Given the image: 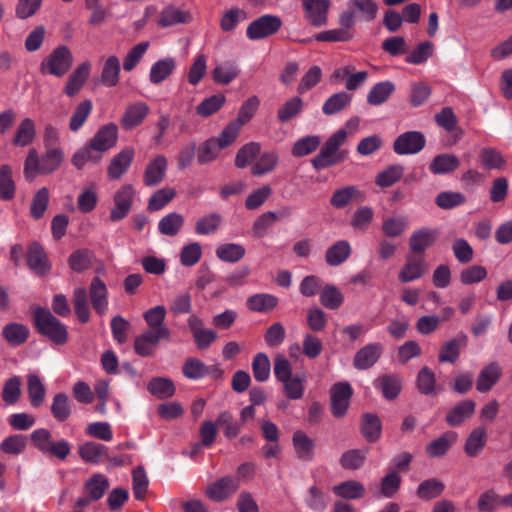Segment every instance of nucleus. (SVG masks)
Returning a JSON list of instances; mask_svg holds the SVG:
<instances>
[{"mask_svg": "<svg viewBox=\"0 0 512 512\" xmlns=\"http://www.w3.org/2000/svg\"><path fill=\"white\" fill-rule=\"evenodd\" d=\"M37 331L56 345H64L68 341V331L56 316L47 308L38 307L33 314Z\"/></svg>", "mask_w": 512, "mask_h": 512, "instance_id": "nucleus-1", "label": "nucleus"}, {"mask_svg": "<svg viewBox=\"0 0 512 512\" xmlns=\"http://www.w3.org/2000/svg\"><path fill=\"white\" fill-rule=\"evenodd\" d=\"M347 138V133L344 129H340L332 134L322 146L320 152L311 159V165L316 170H323L341 163L345 157L346 152L340 151Z\"/></svg>", "mask_w": 512, "mask_h": 512, "instance_id": "nucleus-2", "label": "nucleus"}, {"mask_svg": "<svg viewBox=\"0 0 512 512\" xmlns=\"http://www.w3.org/2000/svg\"><path fill=\"white\" fill-rule=\"evenodd\" d=\"M73 65V55L66 45L56 47L40 65L42 74H50L55 77L64 76Z\"/></svg>", "mask_w": 512, "mask_h": 512, "instance_id": "nucleus-3", "label": "nucleus"}, {"mask_svg": "<svg viewBox=\"0 0 512 512\" xmlns=\"http://www.w3.org/2000/svg\"><path fill=\"white\" fill-rule=\"evenodd\" d=\"M282 27V20L277 15L265 14L253 20L246 28L250 40L265 39L276 34Z\"/></svg>", "mask_w": 512, "mask_h": 512, "instance_id": "nucleus-4", "label": "nucleus"}, {"mask_svg": "<svg viewBox=\"0 0 512 512\" xmlns=\"http://www.w3.org/2000/svg\"><path fill=\"white\" fill-rule=\"evenodd\" d=\"M135 197V190L131 184L122 185L114 194V207L110 211V220L118 222L130 212Z\"/></svg>", "mask_w": 512, "mask_h": 512, "instance_id": "nucleus-5", "label": "nucleus"}, {"mask_svg": "<svg viewBox=\"0 0 512 512\" xmlns=\"http://www.w3.org/2000/svg\"><path fill=\"white\" fill-rule=\"evenodd\" d=\"M330 0H302L306 21L313 27L327 24Z\"/></svg>", "mask_w": 512, "mask_h": 512, "instance_id": "nucleus-6", "label": "nucleus"}, {"mask_svg": "<svg viewBox=\"0 0 512 512\" xmlns=\"http://www.w3.org/2000/svg\"><path fill=\"white\" fill-rule=\"evenodd\" d=\"M426 144L425 136L418 131H408L399 135L393 149L398 155H409L420 152Z\"/></svg>", "mask_w": 512, "mask_h": 512, "instance_id": "nucleus-7", "label": "nucleus"}, {"mask_svg": "<svg viewBox=\"0 0 512 512\" xmlns=\"http://www.w3.org/2000/svg\"><path fill=\"white\" fill-rule=\"evenodd\" d=\"M353 389L348 382H339L331 388V413L334 417L344 416L349 407Z\"/></svg>", "mask_w": 512, "mask_h": 512, "instance_id": "nucleus-8", "label": "nucleus"}, {"mask_svg": "<svg viewBox=\"0 0 512 512\" xmlns=\"http://www.w3.org/2000/svg\"><path fill=\"white\" fill-rule=\"evenodd\" d=\"M26 262L29 269L38 276H45L51 270L47 254L38 242H32L28 246Z\"/></svg>", "mask_w": 512, "mask_h": 512, "instance_id": "nucleus-9", "label": "nucleus"}, {"mask_svg": "<svg viewBox=\"0 0 512 512\" xmlns=\"http://www.w3.org/2000/svg\"><path fill=\"white\" fill-rule=\"evenodd\" d=\"M438 238V231L436 229L423 227L413 231L409 238L410 255H423L428 248H430Z\"/></svg>", "mask_w": 512, "mask_h": 512, "instance_id": "nucleus-10", "label": "nucleus"}, {"mask_svg": "<svg viewBox=\"0 0 512 512\" xmlns=\"http://www.w3.org/2000/svg\"><path fill=\"white\" fill-rule=\"evenodd\" d=\"M240 487L238 478L234 476H224L211 483L207 489V496L216 502H221L233 495Z\"/></svg>", "mask_w": 512, "mask_h": 512, "instance_id": "nucleus-11", "label": "nucleus"}, {"mask_svg": "<svg viewBox=\"0 0 512 512\" xmlns=\"http://www.w3.org/2000/svg\"><path fill=\"white\" fill-rule=\"evenodd\" d=\"M187 324L198 349H207L217 339V333L212 329L204 328L202 319L196 314H190Z\"/></svg>", "mask_w": 512, "mask_h": 512, "instance_id": "nucleus-12", "label": "nucleus"}, {"mask_svg": "<svg viewBox=\"0 0 512 512\" xmlns=\"http://www.w3.org/2000/svg\"><path fill=\"white\" fill-rule=\"evenodd\" d=\"M428 270V263L423 255H408L399 272L398 279L402 283L412 282L421 278Z\"/></svg>", "mask_w": 512, "mask_h": 512, "instance_id": "nucleus-13", "label": "nucleus"}, {"mask_svg": "<svg viewBox=\"0 0 512 512\" xmlns=\"http://www.w3.org/2000/svg\"><path fill=\"white\" fill-rule=\"evenodd\" d=\"M166 317V308L163 305H157L148 309L143 318L146 321L149 329L148 332L164 337L166 341L170 339V329L164 324Z\"/></svg>", "mask_w": 512, "mask_h": 512, "instance_id": "nucleus-14", "label": "nucleus"}, {"mask_svg": "<svg viewBox=\"0 0 512 512\" xmlns=\"http://www.w3.org/2000/svg\"><path fill=\"white\" fill-rule=\"evenodd\" d=\"M88 297L95 312L103 316L108 311V289L105 282L94 277L89 285Z\"/></svg>", "mask_w": 512, "mask_h": 512, "instance_id": "nucleus-15", "label": "nucleus"}, {"mask_svg": "<svg viewBox=\"0 0 512 512\" xmlns=\"http://www.w3.org/2000/svg\"><path fill=\"white\" fill-rule=\"evenodd\" d=\"M149 112L150 108L145 102L131 103L127 105L120 124L124 130H132L142 124Z\"/></svg>", "mask_w": 512, "mask_h": 512, "instance_id": "nucleus-16", "label": "nucleus"}, {"mask_svg": "<svg viewBox=\"0 0 512 512\" xmlns=\"http://www.w3.org/2000/svg\"><path fill=\"white\" fill-rule=\"evenodd\" d=\"M365 200V194L359 190L357 186L348 185L342 188L336 189L331 198L330 204L335 209H343L353 202H363Z\"/></svg>", "mask_w": 512, "mask_h": 512, "instance_id": "nucleus-17", "label": "nucleus"}, {"mask_svg": "<svg viewBox=\"0 0 512 512\" xmlns=\"http://www.w3.org/2000/svg\"><path fill=\"white\" fill-rule=\"evenodd\" d=\"M117 138V125L109 123L102 126L89 143L102 155L103 152L115 146Z\"/></svg>", "mask_w": 512, "mask_h": 512, "instance_id": "nucleus-18", "label": "nucleus"}, {"mask_svg": "<svg viewBox=\"0 0 512 512\" xmlns=\"http://www.w3.org/2000/svg\"><path fill=\"white\" fill-rule=\"evenodd\" d=\"M134 159V149L127 147L116 154L107 169V174L110 179L118 180L125 174Z\"/></svg>", "mask_w": 512, "mask_h": 512, "instance_id": "nucleus-19", "label": "nucleus"}, {"mask_svg": "<svg viewBox=\"0 0 512 512\" xmlns=\"http://www.w3.org/2000/svg\"><path fill=\"white\" fill-rule=\"evenodd\" d=\"M168 161L166 156L158 155L146 166L143 181L146 186L152 187L161 183L165 177Z\"/></svg>", "mask_w": 512, "mask_h": 512, "instance_id": "nucleus-20", "label": "nucleus"}, {"mask_svg": "<svg viewBox=\"0 0 512 512\" xmlns=\"http://www.w3.org/2000/svg\"><path fill=\"white\" fill-rule=\"evenodd\" d=\"M90 69V62L85 61L70 74L64 88L67 96L73 97L80 92L89 77Z\"/></svg>", "mask_w": 512, "mask_h": 512, "instance_id": "nucleus-21", "label": "nucleus"}, {"mask_svg": "<svg viewBox=\"0 0 512 512\" xmlns=\"http://www.w3.org/2000/svg\"><path fill=\"white\" fill-rule=\"evenodd\" d=\"M502 369L497 362L487 364L479 373L476 381V389L481 393L490 391L498 382Z\"/></svg>", "mask_w": 512, "mask_h": 512, "instance_id": "nucleus-22", "label": "nucleus"}, {"mask_svg": "<svg viewBox=\"0 0 512 512\" xmlns=\"http://www.w3.org/2000/svg\"><path fill=\"white\" fill-rule=\"evenodd\" d=\"M72 304L78 321L86 324L90 321L91 311L86 288L77 287L73 290Z\"/></svg>", "mask_w": 512, "mask_h": 512, "instance_id": "nucleus-23", "label": "nucleus"}, {"mask_svg": "<svg viewBox=\"0 0 512 512\" xmlns=\"http://www.w3.org/2000/svg\"><path fill=\"white\" fill-rule=\"evenodd\" d=\"M176 60L172 57L160 59L152 64L149 73V80L152 84L158 85L165 81L176 69Z\"/></svg>", "mask_w": 512, "mask_h": 512, "instance_id": "nucleus-24", "label": "nucleus"}, {"mask_svg": "<svg viewBox=\"0 0 512 512\" xmlns=\"http://www.w3.org/2000/svg\"><path fill=\"white\" fill-rule=\"evenodd\" d=\"M109 488L108 478L100 473L92 475L83 486V493L94 502L100 500Z\"/></svg>", "mask_w": 512, "mask_h": 512, "instance_id": "nucleus-25", "label": "nucleus"}, {"mask_svg": "<svg viewBox=\"0 0 512 512\" xmlns=\"http://www.w3.org/2000/svg\"><path fill=\"white\" fill-rule=\"evenodd\" d=\"M460 165L459 158L454 154H439L429 165V170L435 175L449 174L454 172Z\"/></svg>", "mask_w": 512, "mask_h": 512, "instance_id": "nucleus-26", "label": "nucleus"}, {"mask_svg": "<svg viewBox=\"0 0 512 512\" xmlns=\"http://www.w3.org/2000/svg\"><path fill=\"white\" fill-rule=\"evenodd\" d=\"M121 71L120 60L117 56H109L103 63L101 82L106 87H115L119 83Z\"/></svg>", "mask_w": 512, "mask_h": 512, "instance_id": "nucleus-27", "label": "nucleus"}, {"mask_svg": "<svg viewBox=\"0 0 512 512\" xmlns=\"http://www.w3.org/2000/svg\"><path fill=\"white\" fill-rule=\"evenodd\" d=\"M293 446L297 457L301 460L310 461L313 458L315 442L301 430L294 432L292 437Z\"/></svg>", "mask_w": 512, "mask_h": 512, "instance_id": "nucleus-28", "label": "nucleus"}, {"mask_svg": "<svg viewBox=\"0 0 512 512\" xmlns=\"http://www.w3.org/2000/svg\"><path fill=\"white\" fill-rule=\"evenodd\" d=\"M165 340L148 331H144L141 335L137 336L134 341L135 352L142 357L152 356L155 352L156 346L160 341Z\"/></svg>", "mask_w": 512, "mask_h": 512, "instance_id": "nucleus-29", "label": "nucleus"}, {"mask_svg": "<svg viewBox=\"0 0 512 512\" xmlns=\"http://www.w3.org/2000/svg\"><path fill=\"white\" fill-rule=\"evenodd\" d=\"M475 406L476 403L471 399L461 401L446 415L447 424L452 427L460 425L474 413Z\"/></svg>", "mask_w": 512, "mask_h": 512, "instance_id": "nucleus-30", "label": "nucleus"}, {"mask_svg": "<svg viewBox=\"0 0 512 512\" xmlns=\"http://www.w3.org/2000/svg\"><path fill=\"white\" fill-rule=\"evenodd\" d=\"M351 254V246L348 241L340 240L330 246L325 253V260L330 266H338L345 262Z\"/></svg>", "mask_w": 512, "mask_h": 512, "instance_id": "nucleus-31", "label": "nucleus"}, {"mask_svg": "<svg viewBox=\"0 0 512 512\" xmlns=\"http://www.w3.org/2000/svg\"><path fill=\"white\" fill-rule=\"evenodd\" d=\"M487 442V432L482 426L476 427L469 434L464 451L469 457H476L483 450Z\"/></svg>", "mask_w": 512, "mask_h": 512, "instance_id": "nucleus-32", "label": "nucleus"}, {"mask_svg": "<svg viewBox=\"0 0 512 512\" xmlns=\"http://www.w3.org/2000/svg\"><path fill=\"white\" fill-rule=\"evenodd\" d=\"M456 440V432L448 431L429 443L426 447V453L430 457H442L447 453Z\"/></svg>", "mask_w": 512, "mask_h": 512, "instance_id": "nucleus-33", "label": "nucleus"}, {"mask_svg": "<svg viewBox=\"0 0 512 512\" xmlns=\"http://www.w3.org/2000/svg\"><path fill=\"white\" fill-rule=\"evenodd\" d=\"M379 345L369 344L360 349L354 357V366L359 370L368 369L375 364L380 357Z\"/></svg>", "mask_w": 512, "mask_h": 512, "instance_id": "nucleus-34", "label": "nucleus"}, {"mask_svg": "<svg viewBox=\"0 0 512 512\" xmlns=\"http://www.w3.org/2000/svg\"><path fill=\"white\" fill-rule=\"evenodd\" d=\"M239 73L240 70L235 62L225 61L213 69L212 79L218 84L227 85L235 80Z\"/></svg>", "mask_w": 512, "mask_h": 512, "instance_id": "nucleus-35", "label": "nucleus"}, {"mask_svg": "<svg viewBox=\"0 0 512 512\" xmlns=\"http://www.w3.org/2000/svg\"><path fill=\"white\" fill-rule=\"evenodd\" d=\"M189 14L174 6L165 7L159 15L158 25L162 28H168L177 24L187 23Z\"/></svg>", "mask_w": 512, "mask_h": 512, "instance_id": "nucleus-36", "label": "nucleus"}, {"mask_svg": "<svg viewBox=\"0 0 512 512\" xmlns=\"http://www.w3.org/2000/svg\"><path fill=\"white\" fill-rule=\"evenodd\" d=\"M184 222V217L181 214L171 212L160 219L158 230L162 235L174 237L181 231Z\"/></svg>", "mask_w": 512, "mask_h": 512, "instance_id": "nucleus-37", "label": "nucleus"}, {"mask_svg": "<svg viewBox=\"0 0 512 512\" xmlns=\"http://www.w3.org/2000/svg\"><path fill=\"white\" fill-rule=\"evenodd\" d=\"M223 222V217L217 212L201 216L195 223V233L206 236L214 234Z\"/></svg>", "mask_w": 512, "mask_h": 512, "instance_id": "nucleus-38", "label": "nucleus"}, {"mask_svg": "<svg viewBox=\"0 0 512 512\" xmlns=\"http://www.w3.org/2000/svg\"><path fill=\"white\" fill-rule=\"evenodd\" d=\"M246 249L238 243H224L217 247L216 256L226 263H236L244 258Z\"/></svg>", "mask_w": 512, "mask_h": 512, "instance_id": "nucleus-39", "label": "nucleus"}, {"mask_svg": "<svg viewBox=\"0 0 512 512\" xmlns=\"http://www.w3.org/2000/svg\"><path fill=\"white\" fill-rule=\"evenodd\" d=\"M35 135L36 128L34 121L30 118H24L15 131L13 144L25 147L33 142Z\"/></svg>", "mask_w": 512, "mask_h": 512, "instance_id": "nucleus-40", "label": "nucleus"}, {"mask_svg": "<svg viewBox=\"0 0 512 512\" xmlns=\"http://www.w3.org/2000/svg\"><path fill=\"white\" fill-rule=\"evenodd\" d=\"M79 455L87 463H98L108 457V448L100 443L89 441L79 446Z\"/></svg>", "mask_w": 512, "mask_h": 512, "instance_id": "nucleus-41", "label": "nucleus"}, {"mask_svg": "<svg viewBox=\"0 0 512 512\" xmlns=\"http://www.w3.org/2000/svg\"><path fill=\"white\" fill-rule=\"evenodd\" d=\"M64 159V152L61 148H46L41 156V174H51L61 166Z\"/></svg>", "mask_w": 512, "mask_h": 512, "instance_id": "nucleus-42", "label": "nucleus"}, {"mask_svg": "<svg viewBox=\"0 0 512 512\" xmlns=\"http://www.w3.org/2000/svg\"><path fill=\"white\" fill-rule=\"evenodd\" d=\"M466 343V336L451 339L443 344L439 352V361L442 363H454L459 355L461 348Z\"/></svg>", "mask_w": 512, "mask_h": 512, "instance_id": "nucleus-43", "label": "nucleus"}, {"mask_svg": "<svg viewBox=\"0 0 512 512\" xmlns=\"http://www.w3.org/2000/svg\"><path fill=\"white\" fill-rule=\"evenodd\" d=\"M147 389L153 396L159 399L172 397L176 391L173 382L163 377L152 378L147 385Z\"/></svg>", "mask_w": 512, "mask_h": 512, "instance_id": "nucleus-44", "label": "nucleus"}, {"mask_svg": "<svg viewBox=\"0 0 512 512\" xmlns=\"http://www.w3.org/2000/svg\"><path fill=\"white\" fill-rule=\"evenodd\" d=\"M247 307L254 312H267L278 305V298L271 294L259 293L247 299Z\"/></svg>", "mask_w": 512, "mask_h": 512, "instance_id": "nucleus-45", "label": "nucleus"}, {"mask_svg": "<svg viewBox=\"0 0 512 512\" xmlns=\"http://www.w3.org/2000/svg\"><path fill=\"white\" fill-rule=\"evenodd\" d=\"M344 302L342 292L334 285H325L320 292V303L327 309L336 310Z\"/></svg>", "mask_w": 512, "mask_h": 512, "instance_id": "nucleus-46", "label": "nucleus"}, {"mask_svg": "<svg viewBox=\"0 0 512 512\" xmlns=\"http://www.w3.org/2000/svg\"><path fill=\"white\" fill-rule=\"evenodd\" d=\"M321 144V137L318 135H308L298 139L291 150L295 157H304L316 151Z\"/></svg>", "mask_w": 512, "mask_h": 512, "instance_id": "nucleus-47", "label": "nucleus"}, {"mask_svg": "<svg viewBox=\"0 0 512 512\" xmlns=\"http://www.w3.org/2000/svg\"><path fill=\"white\" fill-rule=\"evenodd\" d=\"M215 422L218 427L223 429V433L227 439L237 437L242 428V422L235 421L229 411L219 413Z\"/></svg>", "mask_w": 512, "mask_h": 512, "instance_id": "nucleus-48", "label": "nucleus"}, {"mask_svg": "<svg viewBox=\"0 0 512 512\" xmlns=\"http://www.w3.org/2000/svg\"><path fill=\"white\" fill-rule=\"evenodd\" d=\"M333 492L341 498L359 499L364 496L365 489L360 482L349 480L334 486Z\"/></svg>", "mask_w": 512, "mask_h": 512, "instance_id": "nucleus-49", "label": "nucleus"}, {"mask_svg": "<svg viewBox=\"0 0 512 512\" xmlns=\"http://www.w3.org/2000/svg\"><path fill=\"white\" fill-rule=\"evenodd\" d=\"M352 100L347 92H339L330 96L323 104L322 111L325 115H333L346 108Z\"/></svg>", "mask_w": 512, "mask_h": 512, "instance_id": "nucleus-50", "label": "nucleus"}, {"mask_svg": "<svg viewBox=\"0 0 512 512\" xmlns=\"http://www.w3.org/2000/svg\"><path fill=\"white\" fill-rule=\"evenodd\" d=\"M51 413L53 417L59 421H66L71 415V403L68 395L65 393H57L51 405Z\"/></svg>", "mask_w": 512, "mask_h": 512, "instance_id": "nucleus-51", "label": "nucleus"}, {"mask_svg": "<svg viewBox=\"0 0 512 512\" xmlns=\"http://www.w3.org/2000/svg\"><path fill=\"white\" fill-rule=\"evenodd\" d=\"M28 444V439L25 435L14 434L6 437L0 443V450L9 455H20L22 454Z\"/></svg>", "mask_w": 512, "mask_h": 512, "instance_id": "nucleus-52", "label": "nucleus"}, {"mask_svg": "<svg viewBox=\"0 0 512 512\" xmlns=\"http://www.w3.org/2000/svg\"><path fill=\"white\" fill-rule=\"evenodd\" d=\"M210 368L201 360L190 357L187 358L182 366V373L191 380H198L208 375Z\"/></svg>", "mask_w": 512, "mask_h": 512, "instance_id": "nucleus-53", "label": "nucleus"}, {"mask_svg": "<svg viewBox=\"0 0 512 512\" xmlns=\"http://www.w3.org/2000/svg\"><path fill=\"white\" fill-rule=\"evenodd\" d=\"M381 420L374 414H364L362 417L361 431L369 442L376 441L381 434Z\"/></svg>", "mask_w": 512, "mask_h": 512, "instance_id": "nucleus-54", "label": "nucleus"}, {"mask_svg": "<svg viewBox=\"0 0 512 512\" xmlns=\"http://www.w3.org/2000/svg\"><path fill=\"white\" fill-rule=\"evenodd\" d=\"M102 158L100 152H98L90 143L81 149L77 150L73 155L71 162L77 169H82L88 162L96 163Z\"/></svg>", "mask_w": 512, "mask_h": 512, "instance_id": "nucleus-55", "label": "nucleus"}, {"mask_svg": "<svg viewBox=\"0 0 512 512\" xmlns=\"http://www.w3.org/2000/svg\"><path fill=\"white\" fill-rule=\"evenodd\" d=\"M226 102L224 94L218 93L205 98L197 107L196 113L202 117H209L219 111Z\"/></svg>", "mask_w": 512, "mask_h": 512, "instance_id": "nucleus-56", "label": "nucleus"}, {"mask_svg": "<svg viewBox=\"0 0 512 512\" xmlns=\"http://www.w3.org/2000/svg\"><path fill=\"white\" fill-rule=\"evenodd\" d=\"M252 372L254 379L258 382H265L270 377L271 363L265 353H257L252 360Z\"/></svg>", "mask_w": 512, "mask_h": 512, "instance_id": "nucleus-57", "label": "nucleus"}, {"mask_svg": "<svg viewBox=\"0 0 512 512\" xmlns=\"http://www.w3.org/2000/svg\"><path fill=\"white\" fill-rule=\"evenodd\" d=\"M279 157L276 152L263 153L258 161L252 166L251 173L254 176H262L270 173L278 164Z\"/></svg>", "mask_w": 512, "mask_h": 512, "instance_id": "nucleus-58", "label": "nucleus"}, {"mask_svg": "<svg viewBox=\"0 0 512 512\" xmlns=\"http://www.w3.org/2000/svg\"><path fill=\"white\" fill-rule=\"evenodd\" d=\"M93 108L91 100H84L75 108L69 122L71 131H78L86 122Z\"/></svg>", "mask_w": 512, "mask_h": 512, "instance_id": "nucleus-59", "label": "nucleus"}, {"mask_svg": "<svg viewBox=\"0 0 512 512\" xmlns=\"http://www.w3.org/2000/svg\"><path fill=\"white\" fill-rule=\"evenodd\" d=\"M92 259V252L87 249H79L70 255L68 263L73 271L81 273L90 268L92 265Z\"/></svg>", "mask_w": 512, "mask_h": 512, "instance_id": "nucleus-60", "label": "nucleus"}, {"mask_svg": "<svg viewBox=\"0 0 512 512\" xmlns=\"http://www.w3.org/2000/svg\"><path fill=\"white\" fill-rule=\"evenodd\" d=\"M222 148L219 146L215 138H209L203 142L197 151V161L200 165L207 164L214 161L219 151Z\"/></svg>", "mask_w": 512, "mask_h": 512, "instance_id": "nucleus-61", "label": "nucleus"}, {"mask_svg": "<svg viewBox=\"0 0 512 512\" xmlns=\"http://www.w3.org/2000/svg\"><path fill=\"white\" fill-rule=\"evenodd\" d=\"M49 197V190L46 187L40 188L34 194L30 207V214L34 219L38 220L43 217L48 207Z\"/></svg>", "mask_w": 512, "mask_h": 512, "instance_id": "nucleus-62", "label": "nucleus"}, {"mask_svg": "<svg viewBox=\"0 0 512 512\" xmlns=\"http://www.w3.org/2000/svg\"><path fill=\"white\" fill-rule=\"evenodd\" d=\"M2 334L8 343L20 345L27 340L29 330L22 324L11 323L4 327Z\"/></svg>", "mask_w": 512, "mask_h": 512, "instance_id": "nucleus-63", "label": "nucleus"}, {"mask_svg": "<svg viewBox=\"0 0 512 512\" xmlns=\"http://www.w3.org/2000/svg\"><path fill=\"white\" fill-rule=\"evenodd\" d=\"M303 109V101L300 97L295 96L286 101L277 112V118L281 123L288 122L297 116Z\"/></svg>", "mask_w": 512, "mask_h": 512, "instance_id": "nucleus-64", "label": "nucleus"}]
</instances>
